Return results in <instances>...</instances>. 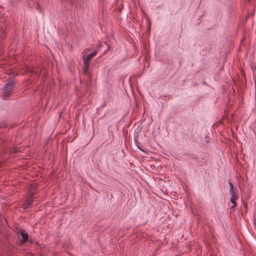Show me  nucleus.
<instances>
[{
  "mask_svg": "<svg viewBox=\"0 0 256 256\" xmlns=\"http://www.w3.org/2000/svg\"><path fill=\"white\" fill-rule=\"evenodd\" d=\"M14 84V81H10L5 85L2 92V96L4 99H6L12 94Z\"/></svg>",
  "mask_w": 256,
  "mask_h": 256,
  "instance_id": "f257e3e1",
  "label": "nucleus"
},
{
  "mask_svg": "<svg viewBox=\"0 0 256 256\" xmlns=\"http://www.w3.org/2000/svg\"><path fill=\"white\" fill-rule=\"evenodd\" d=\"M98 51L94 50L90 54H88L87 56H84L82 59L84 60V72L87 73L88 72L89 66L90 64V61L94 57L96 56L97 54Z\"/></svg>",
  "mask_w": 256,
  "mask_h": 256,
  "instance_id": "f03ea898",
  "label": "nucleus"
},
{
  "mask_svg": "<svg viewBox=\"0 0 256 256\" xmlns=\"http://www.w3.org/2000/svg\"><path fill=\"white\" fill-rule=\"evenodd\" d=\"M34 198H32V196H28L26 200L22 204V208L24 210L30 207L34 201Z\"/></svg>",
  "mask_w": 256,
  "mask_h": 256,
  "instance_id": "7ed1b4c3",
  "label": "nucleus"
},
{
  "mask_svg": "<svg viewBox=\"0 0 256 256\" xmlns=\"http://www.w3.org/2000/svg\"><path fill=\"white\" fill-rule=\"evenodd\" d=\"M230 194L231 195L230 198V202L233 204V206H232V208L236 207V201L238 198V196L236 194L235 191L230 192Z\"/></svg>",
  "mask_w": 256,
  "mask_h": 256,
  "instance_id": "20e7f679",
  "label": "nucleus"
},
{
  "mask_svg": "<svg viewBox=\"0 0 256 256\" xmlns=\"http://www.w3.org/2000/svg\"><path fill=\"white\" fill-rule=\"evenodd\" d=\"M20 234L22 238V242L23 244H25L27 242H32V240H28V234L27 232H26V230H22L20 232Z\"/></svg>",
  "mask_w": 256,
  "mask_h": 256,
  "instance_id": "39448f33",
  "label": "nucleus"
},
{
  "mask_svg": "<svg viewBox=\"0 0 256 256\" xmlns=\"http://www.w3.org/2000/svg\"><path fill=\"white\" fill-rule=\"evenodd\" d=\"M36 188L35 186H32L28 190V196H32V198H34V196L36 194Z\"/></svg>",
  "mask_w": 256,
  "mask_h": 256,
  "instance_id": "423d86ee",
  "label": "nucleus"
},
{
  "mask_svg": "<svg viewBox=\"0 0 256 256\" xmlns=\"http://www.w3.org/2000/svg\"><path fill=\"white\" fill-rule=\"evenodd\" d=\"M23 149L22 148L14 147L12 150L10 152L14 154V156H16L18 152H21Z\"/></svg>",
  "mask_w": 256,
  "mask_h": 256,
  "instance_id": "0eeeda50",
  "label": "nucleus"
},
{
  "mask_svg": "<svg viewBox=\"0 0 256 256\" xmlns=\"http://www.w3.org/2000/svg\"><path fill=\"white\" fill-rule=\"evenodd\" d=\"M171 96L170 95H162L160 96V98L163 100H170L171 98Z\"/></svg>",
  "mask_w": 256,
  "mask_h": 256,
  "instance_id": "6e6552de",
  "label": "nucleus"
},
{
  "mask_svg": "<svg viewBox=\"0 0 256 256\" xmlns=\"http://www.w3.org/2000/svg\"><path fill=\"white\" fill-rule=\"evenodd\" d=\"M228 184L230 185V192L235 191L234 190V188L232 183L231 182L229 181Z\"/></svg>",
  "mask_w": 256,
  "mask_h": 256,
  "instance_id": "1a4fd4ad",
  "label": "nucleus"
},
{
  "mask_svg": "<svg viewBox=\"0 0 256 256\" xmlns=\"http://www.w3.org/2000/svg\"><path fill=\"white\" fill-rule=\"evenodd\" d=\"M0 36L2 38H5L6 37V34L4 32H0Z\"/></svg>",
  "mask_w": 256,
  "mask_h": 256,
  "instance_id": "9d476101",
  "label": "nucleus"
},
{
  "mask_svg": "<svg viewBox=\"0 0 256 256\" xmlns=\"http://www.w3.org/2000/svg\"><path fill=\"white\" fill-rule=\"evenodd\" d=\"M250 0H248V1H250Z\"/></svg>",
  "mask_w": 256,
  "mask_h": 256,
  "instance_id": "9b49d317",
  "label": "nucleus"
}]
</instances>
